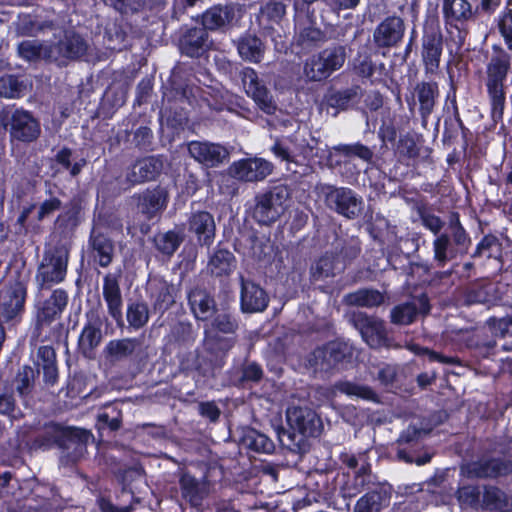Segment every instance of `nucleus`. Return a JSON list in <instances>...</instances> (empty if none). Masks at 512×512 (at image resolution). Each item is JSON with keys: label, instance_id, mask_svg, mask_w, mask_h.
<instances>
[{"label": "nucleus", "instance_id": "0eeeda50", "mask_svg": "<svg viewBox=\"0 0 512 512\" xmlns=\"http://www.w3.org/2000/svg\"><path fill=\"white\" fill-rule=\"evenodd\" d=\"M286 419L291 428L284 431L282 436H287L290 443L287 446L298 452H302L301 442L307 437H318L323 430V423L315 410L309 407H293L286 412Z\"/></svg>", "mask_w": 512, "mask_h": 512}, {"label": "nucleus", "instance_id": "3c124183", "mask_svg": "<svg viewBox=\"0 0 512 512\" xmlns=\"http://www.w3.org/2000/svg\"><path fill=\"white\" fill-rule=\"evenodd\" d=\"M198 332L190 322L179 321L171 329L172 344L180 350H189L197 339Z\"/></svg>", "mask_w": 512, "mask_h": 512}, {"label": "nucleus", "instance_id": "13d9d810", "mask_svg": "<svg viewBox=\"0 0 512 512\" xmlns=\"http://www.w3.org/2000/svg\"><path fill=\"white\" fill-rule=\"evenodd\" d=\"M126 319L129 328L139 330L149 321V309L147 303L142 300L130 301L126 308Z\"/></svg>", "mask_w": 512, "mask_h": 512}, {"label": "nucleus", "instance_id": "a19ab883", "mask_svg": "<svg viewBox=\"0 0 512 512\" xmlns=\"http://www.w3.org/2000/svg\"><path fill=\"white\" fill-rule=\"evenodd\" d=\"M415 93L419 103V115L423 122H427L440 95L438 83L435 81H421L417 83Z\"/></svg>", "mask_w": 512, "mask_h": 512}, {"label": "nucleus", "instance_id": "c85d7f7f", "mask_svg": "<svg viewBox=\"0 0 512 512\" xmlns=\"http://www.w3.org/2000/svg\"><path fill=\"white\" fill-rule=\"evenodd\" d=\"M404 31V21L400 17H387L374 30L373 42L378 48L394 47L402 40Z\"/></svg>", "mask_w": 512, "mask_h": 512}, {"label": "nucleus", "instance_id": "2eb2a0df", "mask_svg": "<svg viewBox=\"0 0 512 512\" xmlns=\"http://www.w3.org/2000/svg\"><path fill=\"white\" fill-rule=\"evenodd\" d=\"M115 253V242L108 233L107 227L94 223L90 229L87 241V254L96 265L106 268L112 262Z\"/></svg>", "mask_w": 512, "mask_h": 512}, {"label": "nucleus", "instance_id": "393cba45", "mask_svg": "<svg viewBox=\"0 0 512 512\" xmlns=\"http://www.w3.org/2000/svg\"><path fill=\"white\" fill-rule=\"evenodd\" d=\"M187 301L190 311L198 322L206 323L213 316L219 306L214 295L205 287L196 285L187 292Z\"/></svg>", "mask_w": 512, "mask_h": 512}, {"label": "nucleus", "instance_id": "1a4fd4ad", "mask_svg": "<svg viewBox=\"0 0 512 512\" xmlns=\"http://www.w3.org/2000/svg\"><path fill=\"white\" fill-rule=\"evenodd\" d=\"M27 284L19 278L10 280L0 289V323L11 325L22 321L25 313Z\"/></svg>", "mask_w": 512, "mask_h": 512}, {"label": "nucleus", "instance_id": "39448f33", "mask_svg": "<svg viewBox=\"0 0 512 512\" xmlns=\"http://www.w3.org/2000/svg\"><path fill=\"white\" fill-rule=\"evenodd\" d=\"M291 195L292 190L286 183L268 186L254 196L252 218L260 225L269 226L275 223L287 209V201Z\"/></svg>", "mask_w": 512, "mask_h": 512}, {"label": "nucleus", "instance_id": "f03ea898", "mask_svg": "<svg viewBox=\"0 0 512 512\" xmlns=\"http://www.w3.org/2000/svg\"><path fill=\"white\" fill-rule=\"evenodd\" d=\"M512 70V54L498 44L485 64L483 83L489 101L490 118L497 124L503 122L506 107L507 81Z\"/></svg>", "mask_w": 512, "mask_h": 512}, {"label": "nucleus", "instance_id": "8fccbe9b", "mask_svg": "<svg viewBox=\"0 0 512 512\" xmlns=\"http://www.w3.org/2000/svg\"><path fill=\"white\" fill-rule=\"evenodd\" d=\"M335 156L343 157L345 160L359 159L365 163H372L374 151L360 141L348 144H338L332 147Z\"/></svg>", "mask_w": 512, "mask_h": 512}, {"label": "nucleus", "instance_id": "9b49d317", "mask_svg": "<svg viewBox=\"0 0 512 512\" xmlns=\"http://www.w3.org/2000/svg\"><path fill=\"white\" fill-rule=\"evenodd\" d=\"M353 355L352 344L336 339L314 349L308 356V363L315 369L329 371L339 365L351 363Z\"/></svg>", "mask_w": 512, "mask_h": 512}, {"label": "nucleus", "instance_id": "72a5a7b5", "mask_svg": "<svg viewBox=\"0 0 512 512\" xmlns=\"http://www.w3.org/2000/svg\"><path fill=\"white\" fill-rule=\"evenodd\" d=\"M354 73L361 77L369 79L372 83L378 82L386 75L384 63H376L372 59V55L367 47L358 50L352 61Z\"/></svg>", "mask_w": 512, "mask_h": 512}, {"label": "nucleus", "instance_id": "4be33fe9", "mask_svg": "<svg viewBox=\"0 0 512 512\" xmlns=\"http://www.w3.org/2000/svg\"><path fill=\"white\" fill-rule=\"evenodd\" d=\"M274 169V165L260 157L244 158L235 161L230 166V173L238 180L245 182H259L267 178Z\"/></svg>", "mask_w": 512, "mask_h": 512}, {"label": "nucleus", "instance_id": "69168bd1", "mask_svg": "<svg viewBox=\"0 0 512 512\" xmlns=\"http://www.w3.org/2000/svg\"><path fill=\"white\" fill-rule=\"evenodd\" d=\"M122 425V411L115 405L109 404L97 416L98 430L109 429L114 432L120 429Z\"/></svg>", "mask_w": 512, "mask_h": 512}, {"label": "nucleus", "instance_id": "de8ad7c7", "mask_svg": "<svg viewBox=\"0 0 512 512\" xmlns=\"http://www.w3.org/2000/svg\"><path fill=\"white\" fill-rule=\"evenodd\" d=\"M372 482V468L369 461L361 464L358 470L355 471L353 479L345 482L341 487V495L343 498H354L360 494L365 487Z\"/></svg>", "mask_w": 512, "mask_h": 512}, {"label": "nucleus", "instance_id": "6ab92c4d", "mask_svg": "<svg viewBox=\"0 0 512 512\" xmlns=\"http://www.w3.org/2000/svg\"><path fill=\"white\" fill-rule=\"evenodd\" d=\"M212 44L209 33L199 26L183 28L178 38V49L181 55L193 59L207 55Z\"/></svg>", "mask_w": 512, "mask_h": 512}, {"label": "nucleus", "instance_id": "774afa93", "mask_svg": "<svg viewBox=\"0 0 512 512\" xmlns=\"http://www.w3.org/2000/svg\"><path fill=\"white\" fill-rule=\"evenodd\" d=\"M487 324L496 337H500L505 340L503 348L505 350H512V317L509 319H497L491 317L487 320Z\"/></svg>", "mask_w": 512, "mask_h": 512}, {"label": "nucleus", "instance_id": "052dcab7", "mask_svg": "<svg viewBox=\"0 0 512 512\" xmlns=\"http://www.w3.org/2000/svg\"><path fill=\"white\" fill-rule=\"evenodd\" d=\"M38 377L37 371L30 365H23L18 370L14 378V384L20 397L26 398L33 392Z\"/></svg>", "mask_w": 512, "mask_h": 512}, {"label": "nucleus", "instance_id": "423d86ee", "mask_svg": "<svg viewBox=\"0 0 512 512\" xmlns=\"http://www.w3.org/2000/svg\"><path fill=\"white\" fill-rule=\"evenodd\" d=\"M90 432L76 427L63 426L60 423L50 421L45 423L43 432L33 440V446L49 449L53 446L62 451L73 449L79 453L86 450Z\"/></svg>", "mask_w": 512, "mask_h": 512}, {"label": "nucleus", "instance_id": "f704fd0d", "mask_svg": "<svg viewBox=\"0 0 512 512\" xmlns=\"http://www.w3.org/2000/svg\"><path fill=\"white\" fill-rule=\"evenodd\" d=\"M469 473L476 478H498L512 474V460L487 458L472 462Z\"/></svg>", "mask_w": 512, "mask_h": 512}, {"label": "nucleus", "instance_id": "cd10ccee", "mask_svg": "<svg viewBox=\"0 0 512 512\" xmlns=\"http://www.w3.org/2000/svg\"><path fill=\"white\" fill-rule=\"evenodd\" d=\"M103 299L107 305V312L110 317L115 321L116 326L119 328L124 327L123 318V298L119 285V281L116 276L107 274L103 278L102 286Z\"/></svg>", "mask_w": 512, "mask_h": 512}, {"label": "nucleus", "instance_id": "09e8293b", "mask_svg": "<svg viewBox=\"0 0 512 512\" xmlns=\"http://www.w3.org/2000/svg\"><path fill=\"white\" fill-rule=\"evenodd\" d=\"M183 241V234L176 230L157 232L152 238L153 246L157 253L167 258H171L174 255Z\"/></svg>", "mask_w": 512, "mask_h": 512}, {"label": "nucleus", "instance_id": "79ce46f5", "mask_svg": "<svg viewBox=\"0 0 512 512\" xmlns=\"http://www.w3.org/2000/svg\"><path fill=\"white\" fill-rule=\"evenodd\" d=\"M344 271L345 264L340 263V259L335 256L333 251H327L312 265L310 271L311 280L314 282L325 280L330 277H335Z\"/></svg>", "mask_w": 512, "mask_h": 512}, {"label": "nucleus", "instance_id": "f8f14e48", "mask_svg": "<svg viewBox=\"0 0 512 512\" xmlns=\"http://www.w3.org/2000/svg\"><path fill=\"white\" fill-rule=\"evenodd\" d=\"M163 169L164 161L161 155L145 156L128 166L124 179L117 178V181L121 190L128 191L137 185L156 181Z\"/></svg>", "mask_w": 512, "mask_h": 512}, {"label": "nucleus", "instance_id": "49530a36", "mask_svg": "<svg viewBox=\"0 0 512 512\" xmlns=\"http://www.w3.org/2000/svg\"><path fill=\"white\" fill-rule=\"evenodd\" d=\"M237 51L243 60L260 63L264 57L265 46L256 35L245 33L237 41Z\"/></svg>", "mask_w": 512, "mask_h": 512}, {"label": "nucleus", "instance_id": "5701e85b", "mask_svg": "<svg viewBox=\"0 0 512 512\" xmlns=\"http://www.w3.org/2000/svg\"><path fill=\"white\" fill-rule=\"evenodd\" d=\"M187 149L195 161L206 167H217L229 158V151L219 143L193 140L188 143Z\"/></svg>", "mask_w": 512, "mask_h": 512}, {"label": "nucleus", "instance_id": "0e129e2a", "mask_svg": "<svg viewBox=\"0 0 512 512\" xmlns=\"http://www.w3.org/2000/svg\"><path fill=\"white\" fill-rule=\"evenodd\" d=\"M26 90V85L21 76L4 74L0 76V96L5 98H20Z\"/></svg>", "mask_w": 512, "mask_h": 512}, {"label": "nucleus", "instance_id": "603ef678", "mask_svg": "<svg viewBox=\"0 0 512 512\" xmlns=\"http://www.w3.org/2000/svg\"><path fill=\"white\" fill-rule=\"evenodd\" d=\"M482 256H485L489 259L502 261V242L496 235L492 233L486 234L477 243L473 253L471 254V258H480Z\"/></svg>", "mask_w": 512, "mask_h": 512}, {"label": "nucleus", "instance_id": "9d476101", "mask_svg": "<svg viewBox=\"0 0 512 512\" xmlns=\"http://www.w3.org/2000/svg\"><path fill=\"white\" fill-rule=\"evenodd\" d=\"M5 129L9 132L11 143L30 144L41 135L40 121L29 111L14 109L2 118Z\"/></svg>", "mask_w": 512, "mask_h": 512}, {"label": "nucleus", "instance_id": "412c9836", "mask_svg": "<svg viewBox=\"0 0 512 512\" xmlns=\"http://www.w3.org/2000/svg\"><path fill=\"white\" fill-rule=\"evenodd\" d=\"M87 321L84 324L77 341L78 350L86 358H92L96 348L101 344L103 318L95 310L86 312Z\"/></svg>", "mask_w": 512, "mask_h": 512}, {"label": "nucleus", "instance_id": "37998d69", "mask_svg": "<svg viewBox=\"0 0 512 512\" xmlns=\"http://www.w3.org/2000/svg\"><path fill=\"white\" fill-rule=\"evenodd\" d=\"M17 55L29 63H52L50 44H44L39 40H23L17 45Z\"/></svg>", "mask_w": 512, "mask_h": 512}, {"label": "nucleus", "instance_id": "58836bf2", "mask_svg": "<svg viewBox=\"0 0 512 512\" xmlns=\"http://www.w3.org/2000/svg\"><path fill=\"white\" fill-rule=\"evenodd\" d=\"M233 18L234 7L218 3L198 15L196 21H200L201 27L209 33V31H216L226 26Z\"/></svg>", "mask_w": 512, "mask_h": 512}, {"label": "nucleus", "instance_id": "6e6552de", "mask_svg": "<svg viewBox=\"0 0 512 512\" xmlns=\"http://www.w3.org/2000/svg\"><path fill=\"white\" fill-rule=\"evenodd\" d=\"M444 38L438 20H427L422 29L420 55L425 75H436L440 70Z\"/></svg>", "mask_w": 512, "mask_h": 512}, {"label": "nucleus", "instance_id": "7ed1b4c3", "mask_svg": "<svg viewBox=\"0 0 512 512\" xmlns=\"http://www.w3.org/2000/svg\"><path fill=\"white\" fill-rule=\"evenodd\" d=\"M471 245V236L463 226L459 213L451 212L448 217L447 227L432 242L433 267L444 269L458 257L467 255Z\"/></svg>", "mask_w": 512, "mask_h": 512}, {"label": "nucleus", "instance_id": "ea45409f", "mask_svg": "<svg viewBox=\"0 0 512 512\" xmlns=\"http://www.w3.org/2000/svg\"><path fill=\"white\" fill-rule=\"evenodd\" d=\"M237 260L235 255L227 248L222 247L219 242L209 258L207 269L214 277H228L236 268Z\"/></svg>", "mask_w": 512, "mask_h": 512}, {"label": "nucleus", "instance_id": "ddd939ff", "mask_svg": "<svg viewBox=\"0 0 512 512\" xmlns=\"http://www.w3.org/2000/svg\"><path fill=\"white\" fill-rule=\"evenodd\" d=\"M131 199L137 214L145 221L151 222L159 218L166 210L170 195L166 186L157 184L134 193Z\"/></svg>", "mask_w": 512, "mask_h": 512}, {"label": "nucleus", "instance_id": "20e7f679", "mask_svg": "<svg viewBox=\"0 0 512 512\" xmlns=\"http://www.w3.org/2000/svg\"><path fill=\"white\" fill-rule=\"evenodd\" d=\"M70 259V247L58 242L43 252L37 265L34 281L36 289L56 288L66 280Z\"/></svg>", "mask_w": 512, "mask_h": 512}, {"label": "nucleus", "instance_id": "a211bd4d", "mask_svg": "<svg viewBox=\"0 0 512 512\" xmlns=\"http://www.w3.org/2000/svg\"><path fill=\"white\" fill-rule=\"evenodd\" d=\"M458 342L461 350H467L475 357H487L496 346V336L487 327L460 331Z\"/></svg>", "mask_w": 512, "mask_h": 512}, {"label": "nucleus", "instance_id": "338daca9", "mask_svg": "<svg viewBox=\"0 0 512 512\" xmlns=\"http://www.w3.org/2000/svg\"><path fill=\"white\" fill-rule=\"evenodd\" d=\"M323 60V56L318 53L306 61L304 65V73L309 80L315 82L323 81L332 75Z\"/></svg>", "mask_w": 512, "mask_h": 512}, {"label": "nucleus", "instance_id": "7c9ffc66", "mask_svg": "<svg viewBox=\"0 0 512 512\" xmlns=\"http://www.w3.org/2000/svg\"><path fill=\"white\" fill-rule=\"evenodd\" d=\"M179 485L183 499H185L191 507L200 510L204 499L210 493V482L206 478L199 481L196 477L186 472L181 475Z\"/></svg>", "mask_w": 512, "mask_h": 512}, {"label": "nucleus", "instance_id": "a878e982", "mask_svg": "<svg viewBox=\"0 0 512 512\" xmlns=\"http://www.w3.org/2000/svg\"><path fill=\"white\" fill-rule=\"evenodd\" d=\"M240 308L244 313L263 312L269 305V296L264 288L252 280L240 277Z\"/></svg>", "mask_w": 512, "mask_h": 512}, {"label": "nucleus", "instance_id": "b1692460", "mask_svg": "<svg viewBox=\"0 0 512 512\" xmlns=\"http://www.w3.org/2000/svg\"><path fill=\"white\" fill-rule=\"evenodd\" d=\"M35 371L42 373L43 382L47 386H54L59 380L57 353L52 345H40L35 354H31Z\"/></svg>", "mask_w": 512, "mask_h": 512}, {"label": "nucleus", "instance_id": "4c0bfd02", "mask_svg": "<svg viewBox=\"0 0 512 512\" xmlns=\"http://www.w3.org/2000/svg\"><path fill=\"white\" fill-rule=\"evenodd\" d=\"M209 332L215 334H235L238 329V319L235 309L228 302H221L207 322Z\"/></svg>", "mask_w": 512, "mask_h": 512}, {"label": "nucleus", "instance_id": "6e6d98bb", "mask_svg": "<svg viewBox=\"0 0 512 512\" xmlns=\"http://www.w3.org/2000/svg\"><path fill=\"white\" fill-rule=\"evenodd\" d=\"M362 251V242L358 237L352 236L343 239L339 246L335 247L334 254L340 259L341 264H345V269L356 260Z\"/></svg>", "mask_w": 512, "mask_h": 512}, {"label": "nucleus", "instance_id": "f3484780", "mask_svg": "<svg viewBox=\"0 0 512 512\" xmlns=\"http://www.w3.org/2000/svg\"><path fill=\"white\" fill-rule=\"evenodd\" d=\"M246 94L253 99L258 108L268 115L275 113L277 106L270 91L259 79L258 73L251 67H243L239 71Z\"/></svg>", "mask_w": 512, "mask_h": 512}, {"label": "nucleus", "instance_id": "e2e57ef3", "mask_svg": "<svg viewBox=\"0 0 512 512\" xmlns=\"http://www.w3.org/2000/svg\"><path fill=\"white\" fill-rule=\"evenodd\" d=\"M461 132L462 137L466 140L469 129L465 126L462 118L445 117L442 133V142L444 145H453Z\"/></svg>", "mask_w": 512, "mask_h": 512}, {"label": "nucleus", "instance_id": "bb28decb", "mask_svg": "<svg viewBox=\"0 0 512 512\" xmlns=\"http://www.w3.org/2000/svg\"><path fill=\"white\" fill-rule=\"evenodd\" d=\"M187 229L196 238L199 245L210 247L213 244L216 224L214 216L210 212H192L187 220Z\"/></svg>", "mask_w": 512, "mask_h": 512}, {"label": "nucleus", "instance_id": "f257e3e1", "mask_svg": "<svg viewBox=\"0 0 512 512\" xmlns=\"http://www.w3.org/2000/svg\"><path fill=\"white\" fill-rule=\"evenodd\" d=\"M70 301L68 291L63 287L36 289L32 311L30 343L44 342L49 337L46 329L57 341L62 336L64 324L61 322Z\"/></svg>", "mask_w": 512, "mask_h": 512}, {"label": "nucleus", "instance_id": "c9c22d12", "mask_svg": "<svg viewBox=\"0 0 512 512\" xmlns=\"http://www.w3.org/2000/svg\"><path fill=\"white\" fill-rule=\"evenodd\" d=\"M391 487L378 484L374 489L361 496L354 507V512H381L389 506Z\"/></svg>", "mask_w": 512, "mask_h": 512}, {"label": "nucleus", "instance_id": "473e14b6", "mask_svg": "<svg viewBox=\"0 0 512 512\" xmlns=\"http://www.w3.org/2000/svg\"><path fill=\"white\" fill-rule=\"evenodd\" d=\"M149 298L155 312L161 315L168 311L175 303L176 289L172 283L164 278L154 279L148 288Z\"/></svg>", "mask_w": 512, "mask_h": 512}, {"label": "nucleus", "instance_id": "bf43d9fd", "mask_svg": "<svg viewBox=\"0 0 512 512\" xmlns=\"http://www.w3.org/2000/svg\"><path fill=\"white\" fill-rule=\"evenodd\" d=\"M335 388L340 393L350 397H357L373 402L378 401L377 393L367 385L358 384L349 380H340L336 382Z\"/></svg>", "mask_w": 512, "mask_h": 512}, {"label": "nucleus", "instance_id": "864d4df0", "mask_svg": "<svg viewBox=\"0 0 512 512\" xmlns=\"http://www.w3.org/2000/svg\"><path fill=\"white\" fill-rule=\"evenodd\" d=\"M242 443L251 451L263 454H272L275 451V444L266 434L249 429L242 437Z\"/></svg>", "mask_w": 512, "mask_h": 512}, {"label": "nucleus", "instance_id": "c03bdc74", "mask_svg": "<svg viewBox=\"0 0 512 512\" xmlns=\"http://www.w3.org/2000/svg\"><path fill=\"white\" fill-rule=\"evenodd\" d=\"M354 322L369 346H378L385 339V329L382 323L372 317L366 314H358L355 316Z\"/></svg>", "mask_w": 512, "mask_h": 512}, {"label": "nucleus", "instance_id": "a18cd8bd", "mask_svg": "<svg viewBox=\"0 0 512 512\" xmlns=\"http://www.w3.org/2000/svg\"><path fill=\"white\" fill-rule=\"evenodd\" d=\"M234 345L233 337L209 334L208 329H205L204 348L214 357V361H218L222 366L225 365L228 353Z\"/></svg>", "mask_w": 512, "mask_h": 512}, {"label": "nucleus", "instance_id": "e433bc0d", "mask_svg": "<svg viewBox=\"0 0 512 512\" xmlns=\"http://www.w3.org/2000/svg\"><path fill=\"white\" fill-rule=\"evenodd\" d=\"M359 91V86L344 89L329 88L323 97V104L327 109H334L332 115L337 116L339 112L348 110L358 102Z\"/></svg>", "mask_w": 512, "mask_h": 512}, {"label": "nucleus", "instance_id": "4d7b16f0", "mask_svg": "<svg viewBox=\"0 0 512 512\" xmlns=\"http://www.w3.org/2000/svg\"><path fill=\"white\" fill-rule=\"evenodd\" d=\"M348 302L359 307H378L384 303V294L377 289L361 288L347 295Z\"/></svg>", "mask_w": 512, "mask_h": 512}, {"label": "nucleus", "instance_id": "2f4dec72", "mask_svg": "<svg viewBox=\"0 0 512 512\" xmlns=\"http://www.w3.org/2000/svg\"><path fill=\"white\" fill-rule=\"evenodd\" d=\"M83 218V206L80 199L72 198L66 203L54 220L55 229L62 235H73Z\"/></svg>", "mask_w": 512, "mask_h": 512}, {"label": "nucleus", "instance_id": "aec40b11", "mask_svg": "<svg viewBox=\"0 0 512 512\" xmlns=\"http://www.w3.org/2000/svg\"><path fill=\"white\" fill-rule=\"evenodd\" d=\"M420 434V429L414 426H409L400 434L397 440L398 448L396 453L399 460L410 464L416 463L418 466L425 465L431 461L432 455L429 453L418 455L421 448Z\"/></svg>", "mask_w": 512, "mask_h": 512}, {"label": "nucleus", "instance_id": "4468645a", "mask_svg": "<svg viewBox=\"0 0 512 512\" xmlns=\"http://www.w3.org/2000/svg\"><path fill=\"white\" fill-rule=\"evenodd\" d=\"M52 63L58 67H66L70 61L84 56L88 49L86 40L72 29L64 30L58 41L50 44Z\"/></svg>", "mask_w": 512, "mask_h": 512}, {"label": "nucleus", "instance_id": "c756f323", "mask_svg": "<svg viewBox=\"0 0 512 512\" xmlns=\"http://www.w3.org/2000/svg\"><path fill=\"white\" fill-rule=\"evenodd\" d=\"M143 341L137 337L110 340L103 349L104 357L111 363L134 359L141 351Z\"/></svg>", "mask_w": 512, "mask_h": 512}, {"label": "nucleus", "instance_id": "5fc2aeb1", "mask_svg": "<svg viewBox=\"0 0 512 512\" xmlns=\"http://www.w3.org/2000/svg\"><path fill=\"white\" fill-rule=\"evenodd\" d=\"M264 377L262 366L255 361H245L234 373V384L246 387L250 383L258 384Z\"/></svg>", "mask_w": 512, "mask_h": 512}, {"label": "nucleus", "instance_id": "dca6fc26", "mask_svg": "<svg viewBox=\"0 0 512 512\" xmlns=\"http://www.w3.org/2000/svg\"><path fill=\"white\" fill-rule=\"evenodd\" d=\"M327 189V205L338 215L348 220H354L361 215L364 208L363 199L351 188L328 186Z\"/></svg>", "mask_w": 512, "mask_h": 512}, {"label": "nucleus", "instance_id": "680f3d73", "mask_svg": "<svg viewBox=\"0 0 512 512\" xmlns=\"http://www.w3.org/2000/svg\"><path fill=\"white\" fill-rule=\"evenodd\" d=\"M72 155V149L67 146H63L54 155L53 161L62 169L68 170L71 177H77L82 172L83 168L87 165V160L81 157L72 163Z\"/></svg>", "mask_w": 512, "mask_h": 512}]
</instances>
